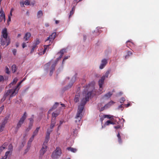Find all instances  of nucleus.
<instances>
[{
	"mask_svg": "<svg viewBox=\"0 0 159 159\" xmlns=\"http://www.w3.org/2000/svg\"><path fill=\"white\" fill-rule=\"evenodd\" d=\"M99 88L98 91L97 93L96 92L95 89H94L91 91L88 92V90H85L81 95L80 98L81 99L82 103L85 104L87 101L89 100V97L91 96H93L96 95H99L101 94L102 93L103 88L102 86L99 85Z\"/></svg>",
	"mask_w": 159,
	"mask_h": 159,
	"instance_id": "1",
	"label": "nucleus"
},
{
	"mask_svg": "<svg viewBox=\"0 0 159 159\" xmlns=\"http://www.w3.org/2000/svg\"><path fill=\"white\" fill-rule=\"evenodd\" d=\"M25 78H24L23 79L19 82L17 84L16 87L13 89H11L8 90L4 94L3 98L2 99V101L3 102L4 101L7 97H9V100L10 101L11 98L15 96L18 92V91L20 89L19 88L20 84L23 81L25 80Z\"/></svg>",
	"mask_w": 159,
	"mask_h": 159,
	"instance_id": "2",
	"label": "nucleus"
},
{
	"mask_svg": "<svg viewBox=\"0 0 159 159\" xmlns=\"http://www.w3.org/2000/svg\"><path fill=\"white\" fill-rule=\"evenodd\" d=\"M10 43V39L8 37V34L6 28L3 29L2 31V35L1 38V45H4L6 44L8 46Z\"/></svg>",
	"mask_w": 159,
	"mask_h": 159,
	"instance_id": "3",
	"label": "nucleus"
},
{
	"mask_svg": "<svg viewBox=\"0 0 159 159\" xmlns=\"http://www.w3.org/2000/svg\"><path fill=\"white\" fill-rule=\"evenodd\" d=\"M85 104H83L81 101V104L78 107L77 113L75 117L76 120L75 122L77 125H80V121L82 116V111L84 108V105Z\"/></svg>",
	"mask_w": 159,
	"mask_h": 159,
	"instance_id": "4",
	"label": "nucleus"
},
{
	"mask_svg": "<svg viewBox=\"0 0 159 159\" xmlns=\"http://www.w3.org/2000/svg\"><path fill=\"white\" fill-rule=\"evenodd\" d=\"M65 52V49H62L60 51V52H59V53L61 54L60 56L58 58H57V60L55 61L54 63L52 65V70H50V75H52V71L54 70L55 66L57 63L58 61L62 57L63 54Z\"/></svg>",
	"mask_w": 159,
	"mask_h": 159,
	"instance_id": "5",
	"label": "nucleus"
},
{
	"mask_svg": "<svg viewBox=\"0 0 159 159\" xmlns=\"http://www.w3.org/2000/svg\"><path fill=\"white\" fill-rule=\"evenodd\" d=\"M61 152L60 148L57 147L52 155V157L53 159H56L58 157L60 156Z\"/></svg>",
	"mask_w": 159,
	"mask_h": 159,
	"instance_id": "6",
	"label": "nucleus"
},
{
	"mask_svg": "<svg viewBox=\"0 0 159 159\" xmlns=\"http://www.w3.org/2000/svg\"><path fill=\"white\" fill-rule=\"evenodd\" d=\"M27 117V115L26 113L25 112L23 114L22 117L20 119V120L19 121L18 123L17 124V127L18 128H19L20 127L22 124L24 123V122L25 120V119Z\"/></svg>",
	"mask_w": 159,
	"mask_h": 159,
	"instance_id": "7",
	"label": "nucleus"
},
{
	"mask_svg": "<svg viewBox=\"0 0 159 159\" xmlns=\"http://www.w3.org/2000/svg\"><path fill=\"white\" fill-rule=\"evenodd\" d=\"M76 75L73 76L71 79L70 83L68 85L66 86V89H68L70 88L72 86L73 84L76 80Z\"/></svg>",
	"mask_w": 159,
	"mask_h": 159,
	"instance_id": "8",
	"label": "nucleus"
},
{
	"mask_svg": "<svg viewBox=\"0 0 159 159\" xmlns=\"http://www.w3.org/2000/svg\"><path fill=\"white\" fill-rule=\"evenodd\" d=\"M107 63V60L106 59H103L101 61V63L99 66L100 69H103L106 65Z\"/></svg>",
	"mask_w": 159,
	"mask_h": 159,
	"instance_id": "9",
	"label": "nucleus"
},
{
	"mask_svg": "<svg viewBox=\"0 0 159 159\" xmlns=\"http://www.w3.org/2000/svg\"><path fill=\"white\" fill-rule=\"evenodd\" d=\"M46 142H44L43 144L41 149L40 151V154L41 155H43L46 151L47 146L46 145Z\"/></svg>",
	"mask_w": 159,
	"mask_h": 159,
	"instance_id": "10",
	"label": "nucleus"
},
{
	"mask_svg": "<svg viewBox=\"0 0 159 159\" xmlns=\"http://www.w3.org/2000/svg\"><path fill=\"white\" fill-rule=\"evenodd\" d=\"M56 34V33H52L51 35L46 40V41H47L49 40L50 42H52L53 41L54 39L55 38Z\"/></svg>",
	"mask_w": 159,
	"mask_h": 159,
	"instance_id": "11",
	"label": "nucleus"
},
{
	"mask_svg": "<svg viewBox=\"0 0 159 159\" xmlns=\"http://www.w3.org/2000/svg\"><path fill=\"white\" fill-rule=\"evenodd\" d=\"M114 103V102L112 101H111L108 104L105 105L103 107L101 108L100 109V111H102L104 110L105 108H107L109 107L110 106L113 105Z\"/></svg>",
	"mask_w": 159,
	"mask_h": 159,
	"instance_id": "12",
	"label": "nucleus"
},
{
	"mask_svg": "<svg viewBox=\"0 0 159 159\" xmlns=\"http://www.w3.org/2000/svg\"><path fill=\"white\" fill-rule=\"evenodd\" d=\"M0 20H5V15L2 9L0 11Z\"/></svg>",
	"mask_w": 159,
	"mask_h": 159,
	"instance_id": "13",
	"label": "nucleus"
},
{
	"mask_svg": "<svg viewBox=\"0 0 159 159\" xmlns=\"http://www.w3.org/2000/svg\"><path fill=\"white\" fill-rule=\"evenodd\" d=\"M52 130L50 131H49L48 130V129L47 132V135L46 137V139L45 140V142L46 143L48 142L49 139V135Z\"/></svg>",
	"mask_w": 159,
	"mask_h": 159,
	"instance_id": "14",
	"label": "nucleus"
},
{
	"mask_svg": "<svg viewBox=\"0 0 159 159\" xmlns=\"http://www.w3.org/2000/svg\"><path fill=\"white\" fill-rule=\"evenodd\" d=\"M31 36V34L30 33L28 32L26 33L24 37V39H25V41H28Z\"/></svg>",
	"mask_w": 159,
	"mask_h": 159,
	"instance_id": "15",
	"label": "nucleus"
},
{
	"mask_svg": "<svg viewBox=\"0 0 159 159\" xmlns=\"http://www.w3.org/2000/svg\"><path fill=\"white\" fill-rule=\"evenodd\" d=\"M59 104V103L58 102H56L54 105L52 107V108H51L48 111V113H50L51 111L53 110V109H54L57 107L58 106V105Z\"/></svg>",
	"mask_w": 159,
	"mask_h": 159,
	"instance_id": "16",
	"label": "nucleus"
},
{
	"mask_svg": "<svg viewBox=\"0 0 159 159\" xmlns=\"http://www.w3.org/2000/svg\"><path fill=\"white\" fill-rule=\"evenodd\" d=\"M104 76H102L101 79H100L98 81V84L99 85L102 86L104 83V81L105 80Z\"/></svg>",
	"mask_w": 159,
	"mask_h": 159,
	"instance_id": "17",
	"label": "nucleus"
},
{
	"mask_svg": "<svg viewBox=\"0 0 159 159\" xmlns=\"http://www.w3.org/2000/svg\"><path fill=\"white\" fill-rule=\"evenodd\" d=\"M18 80L17 78H15L13 80L12 82L9 84L10 87H11L12 85L16 84L17 82V81Z\"/></svg>",
	"mask_w": 159,
	"mask_h": 159,
	"instance_id": "18",
	"label": "nucleus"
},
{
	"mask_svg": "<svg viewBox=\"0 0 159 159\" xmlns=\"http://www.w3.org/2000/svg\"><path fill=\"white\" fill-rule=\"evenodd\" d=\"M67 149L74 153L75 152L77 151V149L76 148L71 147H68L67 148Z\"/></svg>",
	"mask_w": 159,
	"mask_h": 159,
	"instance_id": "19",
	"label": "nucleus"
},
{
	"mask_svg": "<svg viewBox=\"0 0 159 159\" xmlns=\"http://www.w3.org/2000/svg\"><path fill=\"white\" fill-rule=\"evenodd\" d=\"M40 129L39 127H37L36 128V129L34 130V132L33 133V134L32 135L34 137L36 136L38 134L39 130Z\"/></svg>",
	"mask_w": 159,
	"mask_h": 159,
	"instance_id": "20",
	"label": "nucleus"
},
{
	"mask_svg": "<svg viewBox=\"0 0 159 159\" xmlns=\"http://www.w3.org/2000/svg\"><path fill=\"white\" fill-rule=\"evenodd\" d=\"M59 114V113H55L54 112L52 114V120H53V119H54V120H55V118Z\"/></svg>",
	"mask_w": 159,
	"mask_h": 159,
	"instance_id": "21",
	"label": "nucleus"
},
{
	"mask_svg": "<svg viewBox=\"0 0 159 159\" xmlns=\"http://www.w3.org/2000/svg\"><path fill=\"white\" fill-rule=\"evenodd\" d=\"M17 70V68L16 67V66L15 65H13L12 66L11 70H12V71L13 73H15L16 71Z\"/></svg>",
	"mask_w": 159,
	"mask_h": 159,
	"instance_id": "22",
	"label": "nucleus"
},
{
	"mask_svg": "<svg viewBox=\"0 0 159 159\" xmlns=\"http://www.w3.org/2000/svg\"><path fill=\"white\" fill-rule=\"evenodd\" d=\"M112 95V93L111 92H109L105 95L104 97L107 98H109Z\"/></svg>",
	"mask_w": 159,
	"mask_h": 159,
	"instance_id": "23",
	"label": "nucleus"
},
{
	"mask_svg": "<svg viewBox=\"0 0 159 159\" xmlns=\"http://www.w3.org/2000/svg\"><path fill=\"white\" fill-rule=\"evenodd\" d=\"M110 71H111L110 70H107L105 74V75L102 76H104V79H105V78H107L110 72Z\"/></svg>",
	"mask_w": 159,
	"mask_h": 159,
	"instance_id": "24",
	"label": "nucleus"
},
{
	"mask_svg": "<svg viewBox=\"0 0 159 159\" xmlns=\"http://www.w3.org/2000/svg\"><path fill=\"white\" fill-rule=\"evenodd\" d=\"M56 124L55 120L53 119V120H52L51 124L50 125V128L52 129L53 127Z\"/></svg>",
	"mask_w": 159,
	"mask_h": 159,
	"instance_id": "25",
	"label": "nucleus"
},
{
	"mask_svg": "<svg viewBox=\"0 0 159 159\" xmlns=\"http://www.w3.org/2000/svg\"><path fill=\"white\" fill-rule=\"evenodd\" d=\"M80 96V95L78 94L76 95L74 99V101L75 102H77L79 101Z\"/></svg>",
	"mask_w": 159,
	"mask_h": 159,
	"instance_id": "26",
	"label": "nucleus"
},
{
	"mask_svg": "<svg viewBox=\"0 0 159 159\" xmlns=\"http://www.w3.org/2000/svg\"><path fill=\"white\" fill-rule=\"evenodd\" d=\"M110 124H114V123L113 122L111 121L110 120H108L107 121L105 124V125H108Z\"/></svg>",
	"mask_w": 159,
	"mask_h": 159,
	"instance_id": "27",
	"label": "nucleus"
},
{
	"mask_svg": "<svg viewBox=\"0 0 159 159\" xmlns=\"http://www.w3.org/2000/svg\"><path fill=\"white\" fill-rule=\"evenodd\" d=\"M43 12L41 11H39L37 13V16L39 18L41 17L43 15Z\"/></svg>",
	"mask_w": 159,
	"mask_h": 159,
	"instance_id": "28",
	"label": "nucleus"
},
{
	"mask_svg": "<svg viewBox=\"0 0 159 159\" xmlns=\"http://www.w3.org/2000/svg\"><path fill=\"white\" fill-rule=\"evenodd\" d=\"M36 46L35 45L33 44V45L31 47V49L30 52V53H32L34 52V49L36 48Z\"/></svg>",
	"mask_w": 159,
	"mask_h": 159,
	"instance_id": "29",
	"label": "nucleus"
},
{
	"mask_svg": "<svg viewBox=\"0 0 159 159\" xmlns=\"http://www.w3.org/2000/svg\"><path fill=\"white\" fill-rule=\"evenodd\" d=\"M11 152L10 151H7L5 153V156L3 157L1 159H6L7 158V156Z\"/></svg>",
	"mask_w": 159,
	"mask_h": 159,
	"instance_id": "30",
	"label": "nucleus"
},
{
	"mask_svg": "<svg viewBox=\"0 0 159 159\" xmlns=\"http://www.w3.org/2000/svg\"><path fill=\"white\" fill-rule=\"evenodd\" d=\"M34 137L33 136V135L31 137L30 139L28 142V143L30 144L31 142H32L33 140L34 139Z\"/></svg>",
	"mask_w": 159,
	"mask_h": 159,
	"instance_id": "31",
	"label": "nucleus"
},
{
	"mask_svg": "<svg viewBox=\"0 0 159 159\" xmlns=\"http://www.w3.org/2000/svg\"><path fill=\"white\" fill-rule=\"evenodd\" d=\"M117 137L118 138V141L119 143H120L122 142V141L120 138V136L119 133L117 134Z\"/></svg>",
	"mask_w": 159,
	"mask_h": 159,
	"instance_id": "32",
	"label": "nucleus"
},
{
	"mask_svg": "<svg viewBox=\"0 0 159 159\" xmlns=\"http://www.w3.org/2000/svg\"><path fill=\"white\" fill-rule=\"evenodd\" d=\"M49 46V45L44 46V49L43 51V54H44L45 53L47 50L48 47Z\"/></svg>",
	"mask_w": 159,
	"mask_h": 159,
	"instance_id": "33",
	"label": "nucleus"
},
{
	"mask_svg": "<svg viewBox=\"0 0 159 159\" xmlns=\"http://www.w3.org/2000/svg\"><path fill=\"white\" fill-rule=\"evenodd\" d=\"M40 43V42L39 39H37L36 41H35L34 43H33V44L34 45H35L36 46H37V45L39 44Z\"/></svg>",
	"mask_w": 159,
	"mask_h": 159,
	"instance_id": "34",
	"label": "nucleus"
},
{
	"mask_svg": "<svg viewBox=\"0 0 159 159\" xmlns=\"http://www.w3.org/2000/svg\"><path fill=\"white\" fill-rule=\"evenodd\" d=\"M5 71L8 74H9L10 73V71H9V68L7 66L5 67Z\"/></svg>",
	"mask_w": 159,
	"mask_h": 159,
	"instance_id": "35",
	"label": "nucleus"
},
{
	"mask_svg": "<svg viewBox=\"0 0 159 159\" xmlns=\"http://www.w3.org/2000/svg\"><path fill=\"white\" fill-rule=\"evenodd\" d=\"M32 124H33L32 123H30L29 126V127L26 129L27 131H29V130H30L31 129V128L32 126V125H33Z\"/></svg>",
	"mask_w": 159,
	"mask_h": 159,
	"instance_id": "36",
	"label": "nucleus"
},
{
	"mask_svg": "<svg viewBox=\"0 0 159 159\" xmlns=\"http://www.w3.org/2000/svg\"><path fill=\"white\" fill-rule=\"evenodd\" d=\"M75 9V7H73L71 11H70V16L71 15H72L73 14L74 12Z\"/></svg>",
	"mask_w": 159,
	"mask_h": 159,
	"instance_id": "37",
	"label": "nucleus"
},
{
	"mask_svg": "<svg viewBox=\"0 0 159 159\" xmlns=\"http://www.w3.org/2000/svg\"><path fill=\"white\" fill-rule=\"evenodd\" d=\"M24 4L25 5H29L30 4V1L28 0H26L25 1Z\"/></svg>",
	"mask_w": 159,
	"mask_h": 159,
	"instance_id": "38",
	"label": "nucleus"
},
{
	"mask_svg": "<svg viewBox=\"0 0 159 159\" xmlns=\"http://www.w3.org/2000/svg\"><path fill=\"white\" fill-rule=\"evenodd\" d=\"M132 54V53L130 51H128L127 52V55H126L125 56V58H126L128 57V56H129L130 55H131Z\"/></svg>",
	"mask_w": 159,
	"mask_h": 159,
	"instance_id": "39",
	"label": "nucleus"
},
{
	"mask_svg": "<svg viewBox=\"0 0 159 159\" xmlns=\"http://www.w3.org/2000/svg\"><path fill=\"white\" fill-rule=\"evenodd\" d=\"M12 52L13 54L15 56L16 54V52H17V50L16 49H13L12 50Z\"/></svg>",
	"mask_w": 159,
	"mask_h": 159,
	"instance_id": "40",
	"label": "nucleus"
},
{
	"mask_svg": "<svg viewBox=\"0 0 159 159\" xmlns=\"http://www.w3.org/2000/svg\"><path fill=\"white\" fill-rule=\"evenodd\" d=\"M104 117H105V118H107L109 119H110L111 118V116L109 115H104Z\"/></svg>",
	"mask_w": 159,
	"mask_h": 159,
	"instance_id": "41",
	"label": "nucleus"
},
{
	"mask_svg": "<svg viewBox=\"0 0 159 159\" xmlns=\"http://www.w3.org/2000/svg\"><path fill=\"white\" fill-rule=\"evenodd\" d=\"M4 107V106H2V107H0V114L2 112L3 110V109Z\"/></svg>",
	"mask_w": 159,
	"mask_h": 159,
	"instance_id": "42",
	"label": "nucleus"
},
{
	"mask_svg": "<svg viewBox=\"0 0 159 159\" xmlns=\"http://www.w3.org/2000/svg\"><path fill=\"white\" fill-rule=\"evenodd\" d=\"M69 57H68V56H66V57H65L64 58V59H63V61H62V64H63V63H64V62L67 59H68V58H69Z\"/></svg>",
	"mask_w": 159,
	"mask_h": 159,
	"instance_id": "43",
	"label": "nucleus"
},
{
	"mask_svg": "<svg viewBox=\"0 0 159 159\" xmlns=\"http://www.w3.org/2000/svg\"><path fill=\"white\" fill-rule=\"evenodd\" d=\"M26 46V45L25 43H23L22 44V47L23 48H24Z\"/></svg>",
	"mask_w": 159,
	"mask_h": 159,
	"instance_id": "44",
	"label": "nucleus"
},
{
	"mask_svg": "<svg viewBox=\"0 0 159 159\" xmlns=\"http://www.w3.org/2000/svg\"><path fill=\"white\" fill-rule=\"evenodd\" d=\"M125 101V98H122L120 100V103H123Z\"/></svg>",
	"mask_w": 159,
	"mask_h": 159,
	"instance_id": "45",
	"label": "nucleus"
},
{
	"mask_svg": "<svg viewBox=\"0 0 159 159\" xmlns=\"http://www.w3.org/2000/svg\"><path fill=\"white\" fill-rule=\"evenodd\" d=\"M20 5L21 7H23L24 6V4H25L23 2H20Z\"/></svg>",
	"mask_w": 159,
	"mask_h": 159,
	"instance_id": "46",
	"label": "nucleus"
},
{
	"mask_svg": "<svg viewBox=\"0 0 159 159\" xmlns=\"http://www.w3.org/2000/svg\"><path fill=\"white\" fill-rule=\"evenodd\" d=\"M87 88H88V89H91V88L93 87L92 86H91L90 85H88L87 86Z\"/></svg>",
	"mask_w": 159,
	"mask_h": 159,
	"instance_id": "47",
	"label": "nucleus"
},
{
	"mask_svg": "<svg viewBox=\"0 0 159 159\" xmlns=\"http://www.w3.org/2000/svg\"><path fill=\"white\" fill-rule=\"evenodd\" d=\"M118 109H121V110H123V108H122V106L121 105H120L119 107H118Z\"/></svg>",
	"mask_w": 159,
	"mask_h": 159,
	"instance_id": "48",
	"label": "nucleus"
},
{
	"mask_svg": "<svg viewBox=\"0 0 159 159\" xmlns=\"http://www.w3.org/2000/svg\"><path fill=\"white\" fill-rule=\"evenodd\" d=\"M3 78L2 76L0 75V82L3 80Z\"/></svg>",
	"mask_w": 159,
	"mask_h": 159,
	"instance_id": "49",
	"label": "nucleus"
},
{
	"mask_svg": "<svg viewBox=\"0 0 159 159\" xmlns=\"http://www.w3.org/2000/svg\"><path fill=\"white\" fill-rule=\"evenodd\" d=\"M63 123V121H60V125H58V129H59V128L60 126Z\"/></svg>",
	"mask_w": 159,
	"mask_h": 159,
	"instance_id": "50",
	"label": "nucleus"
},
{
	"mask_svg": "<svg viewBox=\"0 0 159 159\" xmlns=\"http://www.w3.org/2000/svg\"><path fill=\"white\" fill-rule=\"evenodd\" d=\"M5 123H3L1 125V127L3 128L4 129V126H5Z\"/></svg>",
	"mask_w": 159,
	"mask_h": 159,
	"instance_id": "51",
	"label": "nucleus"
},
{
	"mask_svg": "<svg viewBox=\"0 0 159 159\" xmlns=\"http://www.w3.org/2000/svg\"><path fill=\"white\" fill-rule=\"evenodd\" d=\"M13 10V9H11V11H10V16H12V11Z\"/></svg>",
	"mask_w": 159,
	"mask_h": 159,
	"instance_id": "52",
	"label": "nucleus"
},
{
	"mask_svg": "<svg viewBox=\"0 0 159 159\" xmlns=\"http://www.w3.org/2000/svg\"><path fill=\"white\" fill-rule=\"evenodd\" d=\"M120 128V126L119 125H118L116 126H114V128L116 129H118Z\"/></svg>",
	"mask_w": 159,
	"mask_h": 159,
	"instance_id": "53",
	"label": "nucleus"
},
{
	"mask_svg": "<svg viewBox=\"0 0 159 159\" xmlns=\"http://www.w3.org/2000/svg\"><path fill=\"white\" fill-rule=\"evenodd\" d=\"M29 120L30 121V123H32L33 122V119L31 118H30L29 119Z\"/></svg>",
	"mask_w": 159,
	"mask_h": 159,
	"instance_id": "54",
	"label": "nucleus"
},
{
	"mask_svg": "<svg viewBox=\"0 0 159 159\" xmlns=\"http://www.w3.org/2000/svg\"><path fill=\"white\" fill-rule=\"evenodd\" d=\"M50 65V63H48L47 64H46L45 65V66L46 67H47V66H49Z\"/></svg>",
	"mask_w": 159,
	"mask_h": 159,
	"instance_id": "55",
	"label": "nucleus"
},
{
	"mask_svg": "<svg viewBox=\"0 0 159 159\" xmlns=\"http://www.w3.org/2000/svg\"><path fill=\"white\" fill-rule=\"evenodd\" d=\"M3 130V128L0 127V132L2 131Z\"/></svg>",
	"mask_w": 159,
	"mask_h": 159,
	"instance_id": "56",
	"label": "nucleus"
},
{
	"mask_svg": "<svg viewBox=\"0 0 159 159\" xmlns=\"http://www.w3.org/2000/svg\"><path fill=\"white\" fill-rule=\"evenodd\" d=\"M38 54L39 55H42L43 54V52H39L38 53Z\"/></svg>",
	"mask_w": 159,
	"mask_h": 159,
	"instance_id": "57",
	"label": "nucleus"
},
{
	"mask_svg": "<svg viewBox=\"0 0 159 159\" xmlns=\"http://www.w3.org/2000/svg\"><path fill=\"white\" fill-rule=\"evenodd\" d=\"M21 36V34H18L17 36V38H19Z\"/></svg>",
	"mask_w": 159,
	"mask_h": 159,
	"instance_id": "58",
	"label": "nucleus"
},
{
	"mask_svg": "<svg viewBox=\"0 0 159 159\" xmlns=\"http://www.w3.org/2000/svg\"><path fill=\"white\" fill-rule=\"evenodd\" d=\"M130 105V104L129 103H128L126 105H125L126 107H128Z\"/></svg>",
	"mask_w": 159,
	"mask_h": 159,
	"instance_id": "59",
	"label": "nucleus"
},
{
	"mask_svg": "<svg viewBox=\"0 0 159 159\" xmlns=\"http://www.w3.org/2000/svg\"><path fill=\"white\" fill-rule=\"evenodd\" d=\"M11 21V20H7V25H9L10 24V22Z\"/></svg>",
	"mask_w": 159,
	"mask_h": 159,
	"instance_id": "60",
	"label": "nucleus"
},
{
	"mask_svg": "<svg viewBox=\"0 0 159 159\" xmlns=\"http://www.w3.org/2000/svg\"><path fill=\"white\" fill-rule=\"evenodd\" d=\"M59 23V20H56L55 21V23L56 24H57Z\"/></svg>",
	"mask_w": 159,
	"mask_h": 159,
	"instance_id": "61",
	"label": "nucleus"
},
{
	"mask_svg": "<svg viewBox=\"0 0 159 159\" xmlns=\"http://www.w3.org/2000/svg\"><path fill=\"white\" fill-rule=\"evenodd\" d=\"M61 105L62 106V107H65L64 104H63L61 103Z\"/></svg>",
	"mask_w": 159,
	"mask_h": 159,
	"instance_id": "62",
	"label": "nucleus"
},
{
	"mask_svg": "<svg viewBox=\"0 0 159 159\" xmlns=\"http://www.w3.org/2000/svg\"><path fill=\"white\" fill-rule=\"evenodd\" d=\"M11 20V16L10 15L8 16V20Z\"/></svg>",
	"mask_w": 159,
	"mask_h": 159,
	"instance_id": "63",
	"label": "nucleus"
},
{
	"mask_svg": "<svg viewBox=\"0 0 159 159\" xmlns=\"http://www.w3.org/2000/svg\"><path fill=\"white\" fill-rule=\"evenodd\" d=\"M69 79H70V78L69 77H66V80H69Z\"/></svg>",
	"mask_w": 159,
	"mask_h": 159,
	"instance_id": "64",
	"label": "nucleus"
}]
</instances>
